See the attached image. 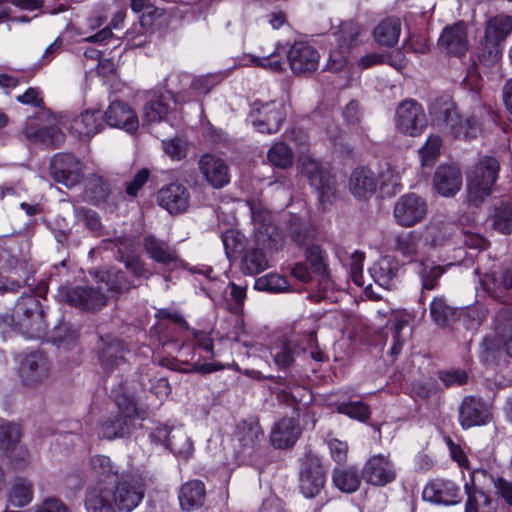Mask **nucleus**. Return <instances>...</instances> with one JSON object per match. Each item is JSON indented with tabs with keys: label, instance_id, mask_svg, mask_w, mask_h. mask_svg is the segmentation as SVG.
Listing matches in <instances>:
<instances>
[{
	"label": "nucleus",
	"instance_id": "nucleus-1",
	"mask_svg": "<svg viewBox=\"0 0 512 512\" xmlns=\"http://www.w3.org/2000/svg\"><path fill=\"white\" fill-rule=\"evenodd\" d=\"M256 241L261 249L247 251L242 261V269L247 274H258L268 267V260L262 249L277 250L285 242L284 234L272 224H261L256 232Z\"/></svg>",
	"mask_w": 512,
	"mask_h": 512
},
{
	"label": "nucleus",
	"instance_id": "nucleus-2",
	"mask_svg": "<svg viewBox=\"0 0 512 512\" xmlns=\"http://www.w3.org/2000/svg\"><path fill=\"white\" fill-rule=\"evenodd\" d=\"M499 163L495 158L484 157L467 176V201L478 207L492 192L498 177Z\"/></svg>",
	"mask_w": 512,
	"mask_h": 512
},
{
	"label": "nucleus",
	"instance_id": "nucleus-3",
	"mask_svg": "<svg viewBox=\"0 0 512 512\" xmlns=\"http://www.w3.org/2000/svg\"><path fill=\"white\" fill-rule=\"evenodd\" d=\"M299 166L301 174L317 192L320 203H331L336 194V182L330 170L310 155L301 156Z\"/></svg>",
	"mask_w": 512,
	"mask_h": 512
},
{
	"label": "nucleus",
	"instance_id": "nucleus-4",
	"mask_svg": "<svg viewBox=\"0 0 512 512\" xmlns=\"http://www.w3.org/2000/svg\"><path fill=\"white\" fill-rule=\"evenodd\" d=\"M13 314L18 330L28 337H39L45 331L44 312L35 296L21 297L15 305Z\"/></svg>",
	"mask_w": 512,
	"mask_h": 512
},
{
	"label": "nucleus",
	"instance_id": "nucleus-5",
	"mask_svg": "<svg viewBox=\"0 0 512 512\" xmlns=\"http://www.w3.org/2000/svg\"><path fill=\"white\" fill-rule=\"evenodd\" d=\"M395 125L399 132L412 137L422 134L427 119L422 106L414 100L400 103L395 113Z\"/></svg>",
	"mask_w": 512,
	"mask_h": 512
},
{
	"label": "nucleus",
	"instance_id": "nucleus-6",
	"mask_svg": "<svg viewBox=\"0 0 512 512\" xmlns=\"http://www.w3.org/2000/svg\"><path fill=\"white\" fill-rule=\"evenodd\" d=\"M113 487L117 511L131 512L142 501L145 484L140 477L122 476Z\"/></svg>",
	"mask_w": 512,
	"mask_h": 512
},
{
	"label": "nucleus",
	"instance_id": "nucleus-7",
	"mask_svg": "<svg viewBox=\"0 0 512 512\" xmlns=\"http://www.w3.org/2000/svg\"><path fill=\"white\" fill-rule=\"evenodd\" d=\"M103 290V286L98 288L75 286L63 288L61 293L69 305L83 311L94 312L102 309L107 304V297Z\"/></svg>",
	"mask_w": 512,
	"mask_h": 512
},
{
	"label": "nucleus",
	"instance_id": "nucleus-8",
	"mask_svg": "<svg viewBox=\"0 0 512 512\" xmlns=\"http://www.w3.org/2000/svg\"><path fill=\"white\" fill-rule=\"evenodd\" d=\"M253 114L258 115L253 124L259 132L275 133L285 119V104L282 100H273L267 103L255 102Z\"/></svg>",
	"mask_w": 512,
	"mask_h": 512
},
{
	"label": "nucleus",
	"instance_id": "nucleus-9",
	"mask_svg": "<svg viewBox=\"0 0 512 512\" xmlns=\"http://www.w3.org/2000/svg\"><path fill=\"white\" fill-rule=\"evenodd\" d=\"M325 470L319 457L306 455L300 469V490L307 498L320 493L325 484Z\"/></svg>",
	"mask_w": 512,
	"mask_h": 512
},
{
	"label": "nucleus",
	"instance_id": "nucleus-10",
	"mask_svg": "<svg viewBox=\"0 0 512 512\" xmlns=\"http://www.w3.org/2000/svg\"><path fill=\"white\" fill-rule=\"evenodd\" d=\"M18 373L24 386L35 387L48 378L50 363L43 353L31 352L21 360Z\"/></svg>",
	"mask_w": 512,
	"mask_h": 512
},
{
	"label": "nucleus",
	"instance_id": "nucleus-11",
	"mask_svg": "<svg viewBox=\"0 0 512 512\" xmlns=\"http://www.w3.org/2000/svg\"><path fill=\"white\" fill-rule=\"evenodd\" d=\"M427 214L426 201L416 194L400 197L394 206V217L403 227H411L422 221Z\"/></svg>",
	"mask_w": 512,
	"mask_h": 512
},
{
	"label": "nucleus",
	"instance_id": "nucleus-12",
	"mask_svg": "<svg viewBox=\"0 0 512 512\" xmlns=\"http://www.w3.org/2000/svg\"><path fill=\"white\" fill-rule=\"evenodd\" d=\"M81 172V163L72 154H56L50 162L51 177L66 187H73L78 184L82 177Z\"/></svg>",
	"mask_w": 512,
	"mask_h": 512
},
{
	"label": "nucleus",
	"instance_id": "nucleus-13",
	"mask_svg": "<svg viewBox=\"0 0 512 512\" xmlns=\"http://www.w3.org/2000/svg\"><path fill=\"white\" fill-rule=\"evenodd\" d=\"M83 502L86 512H117L113 487L106 482L89 485Z\"/></svg>",
	"mask_w": 512,
	"mask_h": 512
},
{
	"label": "nucleus",
	"instance_id": "nucleus-14",
	"mask_svg": "<svg viewBox=\"0 0 512 512\" xmlns=\"http://www.w3.org/2000/svg\"><path fill=\"white\" fill-rule=\"evenodd\" d=\"M440 115L446 128L455 138H475L480 131L477 120L472 116L463 120L453 103L446 104Z\"/></svg>",
	"mask_w": 512,
	"mask_h": 512
},
{
	"label": "nucleus",
	"instance_id": "nucleus-15",
	"mask_svg": "<svg viewBox=\"0 0 512 512\" xmlns=\"http://www.w3.org/2000/svg\"><path fill=\"white\" fill-rule=\"evenodd\" d=\"M491 419L489 405L481 398L466 396L459 407V423L462 428L487 424Z\"/></svg>",
	"mask_w": 512,
	"mask_h": 512
},
{
	"label": "nucleus",
	"instance_id": "nucleus-16",
	"mask_svg": "<svg viewBox=\"0 0 512 512\" xmlns=\"http://www.w3.org/2000/svg\"><path fill=\"white\" fill-rule=\"evenodd\" d=\"M319 53L305 42H295L288 51V61L293 73L305 75L314 72L319 64Z\"/></svg>",
	"mask_w": 512,
	"mask_h": 512
},
{
	"label": "nucleus",
	"instance_id": "nucleus-17",
	"mask_svg": "<svg viewBox=\"0 0 512 512\" xmlns=\"http://www.w3.org/2000/svg\"><path fill=\"white\" fill-rule=\"evenodd\" d=\"M378 186L377 175L370 168L359 166L352 170L348 179V190L360 201L370 199Z\"/></svg>",
	"mask_w": 512,
	"mask_h": 512
},
{
	"label": "nucleus",
	"instance_id": "nucleus-18",
	"mask_svg": "<svg viewBox=\"0 0 512 512\" xmlns=\"http://www.w3.org/2000/svg\"><path fill=\"white\" fill-rule=\"evenodd\" d=\"M157 201L170 214L177 215L187 210L190 193L183 184L170 183L158 191Z\"/></svg>",
	"mask_w": 512,
	"mask_h": 512
},
{
	"label": "nucleus",
	"instance_id": "nucleus-19",
	"mask_svg": "<svg viewBox=\"0 0 512 512\" xmlns=\"http://www.w3.org/2000/svg\"><path fill=\"white\" fill-rule=\"evenodd\" d=\"M393 464L383 455L369 458L362 469V478L374 486H384L395 479Z\"/></svg>",
	"mask_w": 512,
	"mask_h": 512
},
{
	"label": "nucleus",
	"instance_id": "nucleus-20",
	"mask_svg": "<svg viewBox=\"0 0 512 512\" xmlns=\"http://www.w3.org/2000/svg\"><path fill=\"white\" fill-rule=\"evenodd\" d=\"M103 117L107 125L123 129L127 133H135L139 127L136 112L122 101L112 102L104 112Z\"/></svg>",
	"mask_w": 512,
	"mask_h": 512
},
{
	"label": "nucleus",
	"instance_id": "nucleus-21",
	"mask_svg": "<svg viewBox=\"0 0 512 512\" xmlns=\"http://www.w3.org/2000/svg\"><path fill=\"white\" fill-rule=\"evenodd\" d=\"M438 45L448 54L461 56L468 50L467 27L463 21L446 26L439 39Z\"/></svg>",
	"mask_w": 512,
	"mask_h": 512
},
{
	"label": "nucleus",
	"instance_id": "nucleus-22",
	"mask_svg": "<svg viewBox=\"0 0 512 512\" xmlns=\"http://www.w3.org/2000/svg\"><path fill=\"white\" fill-rule=\"evenodd\" d=\"M128 349L125 343L115 337L101 338V347L98 350V359L102 368L112 371L125 362Z\"/></svg>",
	"mask_w": 512,
	"mask_h": 512
},
{
	"label": "nucleus",
	"instance_id": "nucleus-23",
	"mask_svg": "<svg viewBox=\"0 0 512 512\" xmlns=\"http://www.w3.org/2000/svg\"><path fill=\"white\" fill-rule=\"evenodd\" d=\"M458 493L459 489L452 481L435 479L425 486L422 497L431 503L454 505L459 503V500L456 499Z\"/></svg>",
	"mask_w": 512,
	"mask_h": 512
},
{
	"label": "nucleus",
	"instance_id": "nucleus-24",
	"mask_svg": "<svg viewBox=\"0 0 512 512\" xmlns=\"http://www.w3.org/2000/svg\"><path fill=\"white\" fill-rule=\"evenodd\" d=\"M433 186L444 197L454 196L462 186L461 171L453 165H440L434 173Z\"/></svg>",
	"mask_w": 512,
	"mask_h": 512
},
{
	"label": "nucleus",
	"instance_id": "nucleus-25",
	"mask_svg": "<svg viewBox=\"0 0 512 512\" xmlns=\"http://www.w3.org/2000/svg\"><path fill=\"white\" fill-rule=\"evenodd\" d=\"M199 169L207 182L214 188H222L229 183V169L224 160L211 154L199 160Z\"/></svg>",
	"mask_w": 512,
	"mask_h": 512
},
{
	"label": "nucleus",
	"instance_id": "nucleus-26",
	"mask_svg": "<svg viewBox=\"0 0 512 512\" xmlns=\"http://www.w3.org/2000/svg\"><path fill=\"white\" fill-rule=\"evenodd\" d=\"M103 114L86 110L71 121L70 130L79 139H90L104 128Z\"/></svg>",
	"mask_w": 512,
	"mask_h": 512
},
{
	"label": "nucleus",
	"instance_id": "nucleus-27",
	"mask_svg": "<svg viewBox=\"0 0 512 512\" xmlns=\"http://www.w3.org/2000/svg\"><path fill=\"white\" fill-rule=\"evenodd\" d=\"M456 228L454 223L442 217H433L425 227V244L433 248L444 246L452 238Z\"/></svg>",
	"mask_w": 512,
	"mask_h": 512
},
{
	"label": "nucleus",
	"instance_id": "nucleus-28",
	"mask_svg": "<svg viewBox=\"0 0 512 512\" xmlns=\"http://www.w3.org/2000/svg\"><path fill=\"white\" fill-rule=\"evenodd\" d=\"M143 246L148 256L162 265L177 266L180 263L179 256L175 249L167 242L149 235L144 238Z\"/></svg>",
	"mask_w": 512,
	"mask_h": 512
},
{
	"label": "nucleus",
	"instance_id": "nucleus-29",
	"mask_svg": "<svg viewBox=\"0 0 512 512\" xmlns=\"http://www.w3.org/2000/svg\"><path fill=\"white\" fill-rule=\"evenodd\" d=\"M301 429L294 418H284L275 424L271 432V443L274 447L284 449L294 445Z\"/></svg>",
	"mask_w": 512,
	"mask_h": 512
},
{
	"label": "nucleus",
	"instance_id": "nucleus-30",
	"mask_svg": "<svg viewBox=\"0 0 512 512\" xmlns=\"http://www.w3.org/2000/svg\"><path fill=\"white\" fill-rule=\"evenodd\" d=\"M205 486L199 480L184 483L179 491V503L183 510L193 511L200 508L205 501Z\"/></svg>",
	"mask_w": 512,
	"mask_h": 512
},
{
	"label": "nucleus",
	"instance_id": "nucleus-31",
	"mask_svg": "<svg viewBox=\"0 0 512 512\" xmlns=\"http://www.w3.org/2000/svg\"><path fill=\"white\" fill-rule=\"evenodd\" d=\"M23 133L28 139L47 147H57L65 141V134L56 126L37 128L32 123H27Z\"/></svg>",
	"mask_w": 512,
	"mask_h": 512
},
{
	"label": "nucleus",
	"instance_id": "nucleus-32",
	"mask_svg": "<svg viewBox=\"0 0 512 512\" xmlns=\"http://www.w3.org/2000/svg\"><path fill=\"white\" fill-rule=\"evenodd\" d=\"M401 33V22L396 17L383 19L373 31L374 39L380 46L392 47L397 44Z\"/></svg>",
	"mask_w": 512,
	"mask_h": 512
},
{
	"label": "nucleus",
	"instance_id": "nucleus-33",
	"mask_svg": "<svg viewBox=\"0 0 512 512\" xmlns=\"http://www.w3.org/2000/svg\"><path fill=\"white\" fill-rule=\"evenodd\" d=\"M133 423L121 415H110L99 426V435L107 440L124 438L132 432Z\"/></svg>",
	"mask_w": 512,
	"mask_h": 512
},
{
	"label": "nucleus",
	"instance_id": "nucleus-34",
	"mask_svg": "<svg viewBox=\"0 0 512 512\" xmlns=\"http://www.w3.org/2000/svg\"><path fill=\"white\" fill-rule=\"evenodd\" d=\"M422 235L418 231L401 232L395 236L394 250L408 261H413L418 253Z\"/></svg>",
	"mask_w": 512,
	"mask_h": 512
},
{
	"label": "nucleus",
	"instance_id": "nucleus-35",
	"mask_svg": "<svg viewBox=\"0 0 512 512\" xmlns=\"http://www.w3.org/2000/svg\"><path fill=\"white\" fill-rule=\"evenodd\" d=\"M170 96L154 95L143 108V121L147 123L161 122L171 110Z\"/></svg>",
	"mask_w": 512,
	"mask_h": 512
},
{
	"label": "nucleus",
	"instance_id": "nucleus-36",
	"mask_svg": "<svg viewBox=\"0 0 512 512\" xmlns=\"http://www.w3.org/2000/svg\"><path fill=\"white\" fill-rule=\"evenodd\" d=\"M372 276L375 281L383 287H390L392 281L397 275L398 264L397 262L389 257L381 258L371 269Z\"/></svg>",
	"mask_w": 512,
	"mask_h": 512
},
{
	"label": "nucleus",
	"instance_id": "nucleus-37",
	"mask_svg": "<svg viewBox=\"0 0 512 512\" xmlns=\"http://www.w3.org/2000/svg\"><path fill=\"white\" fill-rule=\"evenodd\" d=\"M512 31V16L499 14L487 21L485 33L489 39L503 42Z\"/></svg>",
	"mask_w": 512,
	"mask_h": 512
},
{
	"label": "nucleus",
	"instance_id": "nucleus-38",
	"mask_svg": "<svg viewBox=\"0 0 512 512\" xmlns=\"http://www.w3.org/2000/svg\"><path fill=\"white\" fill-rule=\"evenodd\" d=\"M501 55V42L495 39H489V36L484 34V38L480 41L477 47V56L479 60L486 66H492L499 61Z\"/></svg>",
	"mask_w": 512,
	"mask_h": 512
},
{
	"label": "nucleus",
	"instance_id": "nucleus-39",
	"mask_svg": "<svg viewBox=\"0 0 512 512\" xmlns=\"http://www.w3.org/2000/svg\"><path fill=\"white\" fill-rule=\"evenodd\" d=\"M33 499V484L25 478L14 481L9 493L10 502L16 507H24Z\"/></svg>",
	"mask_w": 512,
	"mask_h": 512
},
{
	"label": "nucleus",
	"instance_id": "nucleus-40",
	"mask_svg": "<svg viewBox=\"0 0 512 512\" xmlns=\"http://www.w3.org/2000/svg\"><path fill=\"white\" fill-rule=\"evenodd\" d=\"M104 282V289L113 294H120L135 287L132 281H130L125 273L120 270H109L104 273L102 277Z\"/></svg>",
	"mask_w": 512,
	"mask_h": 512
},
{
	"label": "nucleus",
	"instance_id": "nucleus-41",
	"mask_svg": "<svg viewBox=\"0 0 512 512\" xmlns=\"http://www.w3.org/2000/svg\"><path fill=\"white\" fill-rule=\"evenodd\" d=\"M430 315L438 326H446L453 320L455 309L444 297H435L430 304Z\"/></svg>",
	"mask_w": 512,
	"mask_h": 512
},
{
	"label": "nucleus",
	"instance_id": "nucleus-42",
	"mask_svg": "<svg viewBox=\"0 0 512 512\" xmlns=\"http://www.w3.org/2000/svg\"><path fill=\"white\" fill-rule=\"evenodd\" d=\"M333 483L339 490L352 493L359 488L360 477L353 468L335 469L333 473Z\"/></svg>",
	"mask_w": 512,
	"mask_h": 512
},
{
	"label": "nucleus",
	"instance_id": "nucleus-43",
	"mask_svg": "<svg viewBox=\"0 0 512 512\" xmlns=\"http://www.w3.org/2000/svg\"><path fill=\"white\" fill-rule=\"evenodd\" d=\"M418 274L422 280L423 290H432L437 286V280L444 273V267L434 265L429 261H420L417 263Z\"/></svg>",
	"mask_w": 512,
	"mask_h": 512
},
{
	"label": "nucleus",
	"instance_id": "nucleus-44",
	"mask_svg": "<svg viewBox=\"0 0 512 512\" xmlns=\"http://www.w3.org/2000/svg\"><path fill=\"white\" fill-rule=\"evenodd\" d=\"M269 162L275 167L286 169L292 166L294 155L284 142L275 143L267 152Z\"/></svg>",
	"mask_w": 512,
	"mask_h": 512
},
{
	"label": "nucleus",
	"instance_id": "nucleus-45",
	"mask_svg": "<svg viewBox=\"0 0 512 512\" xmlns=\"http://www.w3.org/2000/svg\"><path fill=\"white\" fill-rule=\"evenodd\" d=\"M167 448L177 455L188 457L193 451V443L183 429L177 428L172 429Z\"/></svg>",
	"mask_w": 512,
	"mask_h": 512
},
{
	"label": "nucleus",
	"instance_id": "nucleus-46",
	"mask_svg": "<svg viewBox=\"0 0 512 512\" xmlns=\"http://www.w3.org/2000/svg\"><path fill=\"white\" fill-rule=\"evenodd\" d=\"M479 476H483L492 484H494V487L498 490V492L505 499V501L509 505H512V482H508L501 477L494 478L492 475L488 474L486 470L475 469L472 471V483L474 486L476 484V481L479 480Z\"/></svg>",
	"mask_w": 512,
	"mask_h": 512
},
{
	"label": "nucleus",
	"instance_id": "nucleus-47",
	"mask_svg": "<svg viewBox=\"0 0 512 512\" xmlns=\"http://www.w3.org/2000/svg\"><path fill=\"white\" fill-rule=\"evenodd\" d=\"M238 438L243 447H254L263 439V431L257 422H243L238 427Z\"/></svg>",
	"mask_w": 512,
	"mask_h": 512
},
{
	"label": "nucleus",
	"instance_id": "nucleus-48",
	"mask_svg": "<svg viewBox=\"0 0 512 512\" xmlns=\"http://www.w3.org/2000/svg\"><path fill=\"white\" fill-rule=\"evenodd\" d=\"M300 351H305V349L300 348L294 341H285L274 355V362L279 368L286 369L293 364L295 356Z\"/></svg>",
	"mask_w": 512,
	"mask_h": 512
},
{
	"label": "nucleus",
	"instance_id": "nucleus-49",
	"mask_svg": "<svg viewBox=\"0 0 512 512\" xmlns=\"http://www.w3.org/2000/svg\"><path fill=\"white\" fill-rule=\"evenodd\" d=\"M361 30L353 21L342 23L339 30L335 33L336 41L342 49H349L353 46Z\"/></svg>",
	"mask_w": 512,
	"mask_h": 512
},
{
	"label": "nucleus",
	"instance_id": "nucleus-50",
	"mask_svg": "<svg viewBox=\"0 0 512 512\" xmlns=\"http://www.w3.org/2000/svg\"><path fill=\"white\" fill-rule=\"evenodd\" d=\"M255 288L261 291L273 293L284 292L288 290V281L278 274H267L255 281Z\"/></svg>",
	"mask_w": 512,
	"mask_h": 512
},
{
	"label": "nucleus",
	"instance_id": "nucleus-51",
	"mask_svg": "<svg viewBox=\"0 0 512 512\" xmlns=\"http://www.w3.org/2000/svg\"><path fill=\"white\" fill-rule=\"evenodd\" d=\"M21 430L19 425L10 422L0 424V446L6 450H11L12 447L20 443Z\"/></svg>",
	"mask_w": 512,
	"mask_h": 512
},
{
	"label": "nucleus",
	"instance_id": "nucleus-52",
	"mask_svg": "<svg viewBox=\"0 0 512 512\" xmlns=\"http://www.w3.org/2000/svg\"><path fill=\"white\" fill-rule=\"evenodd\" d=\"M336 410L340 414L347 415L358 421H366L370 417V410L367 404L361 401L344 402L337 405Z\"/></svg>",
	"mask_w": 512,
	"mask_h": 512
},
{
	"label": "nucleus",
	"instance_id": "nucleus-53",
	"mask_svg": "<svg viewBox=\"0 0 512 512\" xmlns=\"http://www.w3.org/2000/svg\"><path fill=\"white\" fill-rule=\"evenodd\" d=\"M493 226L503 234L512 233V207L508 205L496 209Z\"/></svg>",
	"mask_w": 512,
	"mask_h": 512
},
{
	"label": "nucleus",
	"instance_id": "nucleus-54",
	"mask_svg": "<svg viewBox=\"0 0 512 512\" xmlns=\"http://www.w3.org/2000/svg\"><path fill=\"white\" fill-rule=\"evenodd\" d=\"M392 336H393V345L390 349V354L393 357H396L400 354L402 350V346L406 341V337L403 335L404 328L407 327L408 322L402 318H395L391 322Z\"/></svg>",
	"mask_w": 512,
	"mask_h": 512
},
{
	"label": "nucleus",
	"instance_id": "nucleus-55",
	"mask_svg": "<svg viewBox=\"0 0 512 512\" xmlns=\"http://www.w3.org/2000/svg\"><path fill=\"white\" fill-rule=\"evenodd\" d=\"M87 191L95 204L104 202L110 194L109 185L100 177H93L89 181Z\"/></svg>",
	"mask_w": 512,
	"mask_h": 512
},
{
	"label": "nucleus",
	"instance_id": "nucleus-56",
	"mask_svg": "<svg viewBox=\"0 0 512 512\" xmlns=\"http://www.w3.org/2000/svg\"><path fill=\"white\" fill-rule=\"evenodd\" d=\"M441 143V138L437 135H432L427 139L425 145L419 150L423 165H430L439 155Z\"/></svg>",
	"mask_w": 512,
	"mask_h": 512
},
{
	"label": "nucleus",
	"instance_id": "nucleus-57",
	"mask_svg": "<svg viewBox=\"0 0 512 512\" xmlns=\"http://www.w3.org/2000/svg\"><path fill=\"white\" fill-rule=\"evenodd\" d=\"M91 466L93 471L99 477L115 476L118 468L113 464L111 459L104 455H96L91 458Z\"/></svg>",
	"mask_w": 512,
	"mask_h": 512
},
{
	"label": "nucleus",
	"instance_id": "nucleus-58",
	"mask_svg": "<svg viewBox=\"0 0 512 512\" xmlns=\"http://www.w3.org/2000/svg\"><path fill=\"white\" fill-rule=\"evenodd\" d=\"M116 405L118 407V414L123 419H128L133 423V419L138 416V407L133 397L127 395H118L116 397Z\"/></svg>",
	"mask_w": 512,
	"mask_h": 512
},
{
	"label": "nucleus",
	"instance_id": "nucleus-59",
	"mask_svg": "<svg viewBox=\"0 0 512 512\" xmlns=\"http://www.w3.org/2000/svg\"><path fill=\"white\" fill-rule=\"evenodd\" d=\"M306 258L316 274L325 276L327 267L324 263L323 251L319 246L313 245L306 249Z\"/></svg>",
	"mask_w": 512,
	"mask_h": 512
},
{
	"label": "nucleus",
	"instance_id": "nucleus-60",
	"mask_svg": "<svg viewBox=\"0 0 512 512\" xmlns=\"http://www.w3.org/2000/svg\"><path fill=\"white\" fill-rule=\"evenodd\" d=\"M5 452L11 464L16 469H23L30 463V454L27 448L22 444L14 446L11 450H6Z\"/></svg>",
	"mask_w": 512,
	"mask_h": 512
},
{
	"label": "nucleus",
	"instance_id": "nucleus-61",
	"mask_svg": "<svg viewBox=\"0 0 512 512\" xmlns=\"http://www.w3.org/2000/svg\"><path fill=\"white\" fill-rule=\"evenodd\" d=\"M365 259L364 252L354 251L350 257V273L352 280L358 286H362L363 261Z\"/></svg>",
	"mask_w": 512,
	"mask_h": 512
},
{
	"label": "nucleus",
	"instance_id": "nucleus-62",
	"mask_svg": "<svg viewBox=\"0 0 512 512\" xmlns=\"http://www.w3.org/2000/svg\"><path fill=\"white\" fill-rule=\"evenodd\" d=\"M440 380L445 384L446 387L460 386L467 382V373L464 370L455 369L441 371L439 373Z\"/></svg>",
	"mask_w": 512,
	"mask_h": 512
},
{
	"label": "nucleus",
	"instance_id": "nucleus-63",
	"mask_svg": "<svg viewBox=\"0 0 512 512\" xmlns=\"http://www.w3.org/2000/svg\"><path fill=\"white\" fill-rule=\"evenodd\" d=\"M163 149L172 159L180 160L186 156V144L180 138L163 141Z\"/></svg>",
	"mask_w": 512,
	"mask_h": 512
},
{
	"label": "nucleus",
	"instance_id": "nucleus-64",
	"mask_svg": "<svg viewBox=\"0 0 512 512\" xmlns=\"http://www.w3.org/2000/svg\"><path fill=\"white\" fill-rule=\"evenodd\" d=\"M34 512H69V509L61 500L48 498L37 505Z\"/></svg>",
	"mask_w": 512,
	"mask_h": 512
}]
</instances>
